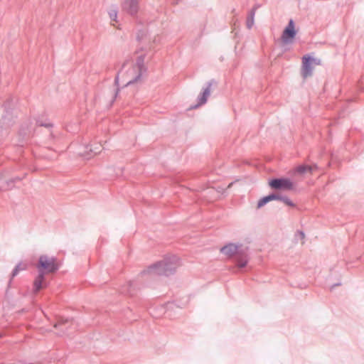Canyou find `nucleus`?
<instances>
[{"instance_id": "1", "label": "nucleus", "mask_w": 364, "mask_h": 364, "mask_svg": "<svg viewBox=\"0 0 364 364\" xmlns=\"http://www.w3.org/2000/svg\"><path fill=\"white\" fill-rule=\"evenodd\" d=\"M36 268L38 275L36 277L33 284V291L38 293L41 289L48 287V283L46 279V274H53L59 269V265L55 257H48L42 255L39 257Z\"/></svg>"}, {"instance_id": "17", "label": "nucleus", "mask_w": 364, "mask_h": 364, "mask_svg": "<svg viewBox=\"0 0 364 364\" xmlns=\"http://www.w3.org/2000/svg\"><path fill=\"white\" fill-rule=\"evenodd\" d=\"M119 71L117 73V75L115 76L114 77V85L118 87L119 86ZM119 87H117V89L115 90V92H114V95L113 96V98L112 100H111V105L114 103V102L115 101L118 94H119Z\"/></svg>"}, {"instance_id": "2", "label": "nucleus", "mask_w": 364, "mask_h": 364, "mask_svg": "<svg viewBox=\"0 0 364 364\" xmlns=\"http://www.w3.org/2000/svg\"><path fill=\"white\" fill-rule=\"evenodd\" d=\"M220 252L228 257L232 258L238 269L246 267L250 259L249 246L242 243L230 242L221 247Z\"/></svg>"}, {"instance_id": "21", "label": "nucleus", "mask_w": 364, "mask_h": 364, "mask_svg": "<svg viewBox=\"0 0 364 364\" xmlns=\"http://www.w3.org/2000/svg\"><path fill=\"white\" fill-rule=\"evenodd\" d=\"M109 18L112 20V21H117V9H112L109 11Z\"/></svg>"}, {"instance_id": "12", "label": "nucleus", "mask_w": 364, "mask_h": 364, "mask_svg": "<svg viewBox=\"0 0 364 364\" xmlns=\"http://www.w3.org/2000/svg\"><path fill=\"white\" fill-rule=\"evenodd\" d=\"M137 284L136 281H129L122 285L119 289V293L129 296H134L136 293Z\"/></svg>"}, {"instance_id": "28", "label": "nucleus", "mask_w": 364, "mask_h": 364, "mask_svg": "<svg viewBox=\"0 0 364 364\" xmlns=\"http://www.w3.org/2000/svg\"><path fill=\"white\" fill-rule=\"evenodd\" d=\"M311 166L313 167V171H314V170H316V169H317V168H318V166H317V165H316V164H314V165H313V166Z\"/></svg>"}, {"instance_id": "3", "label": "nucleus", "mask_w": 364, "mask_h": 364, "mask_svg": "<svg viewBox=\"0 0 364 364\" xmlns=\"http://www.w3.org/2000/svg\"><path fill=\"white\" fill-rule=\"evenodd\" d=\"M179 258L174 255L166 256L162 260L149 266L146 269L141 272V274H153L159 276H170L176 272L179 266Z\"/></svg>"}, {"instance_id": "20", "label": "nucleus", "mask_w": 364, "mask_h": 364, "mask_svg": "<svg viewBox=\"0 0 364 364\" xmlns=\"http://www.w3.org/2000/svg\"><path fill=\"white\" fill-rule=\"evenodd\" d=\"M14 187V183L10 182V179L5 181L3 185L0 186V189L1 191H6L9 189H11Z\"/></svg>"}, {"instance_id": "9", "label": "nucleus", "mask_w": 364, "mask_h": 364, "mask_svg": "<svg viewBox=\"0 0 364 364\" xmlns=\"http://www.w3.org/2000/svg\"><path fill=\"white\" fill-rule=\"evenodd\" d=\"M144 61L145 55H141L137 57L136 60V66L138 69V74L132 80L127 82L126 86L134 84V82L139 81L141 78L142 75L146 72L147 68L144 65Z\"/></svg>"}, {"instance_id": "7", "label": "nucleus", "mask_w": 364, "mask_h": 364, "mask_svg": "<svg viewBox=\"0 0 364 364\" xmlns=\"http://www.w3.org/2000/svg\"><path fill=\"white\" fill-rule=\"evenodd\" d=\"M297 31L295 28V23L293 19H290L287 26L284 28L281 39L284 44H289L293 42L296 37Z\"/></svg>"}, {"instance_id": "32", "label": "nucleus", "mask_w": 364, "mask_h": 364, "mask_svg": "<svg viewBox=\"0 0 364 364\" xmlns=\"http://www.w3.org/2000/svg\"><path fill=\"white\" fill-rule=\"evenodd\" d=\"M125 65H126V62H124V63H123V65H122V68H124Z\"/></svg>"}, {"instance_id": "23", "label": "nucleus", "mask_w": 364, "mask_h": 364, "mask_svg": "<svg viewBox=\"0 0 364 364\" xmlns=\"http://www.w3.org/2000/svg\"><path fill=\"white\" fill-rule=\"evenodd\" d=\"M68 321V319L60 318L55 325L54 327L58 328L60 325L64 324Z\"/></svg>"}, {"instance_id": "15", "label": "nucleus", "mask_w": 364, "mask_h": 364, "mask_svg": "<svg viewBox=\"0 0 364 364\" xmlns=\"http://www.w3.org/2000/svg\"><path fill=\"white\" fill-rule=\"evenodd\" d=\"M255 11L256 7H254L249 11L246 21V26L248 29L252 28V27L253 26Z\"/></svg>"}, {"instance_id": "18", "label": "nucleus", "mask_w": 364, "mask_h": 364, "mask_svg": "<svg viewBox=\"0 0 364 364\" xmlns=\"http://www.w3.org/2000/svg\"><path fill=\"white\" fill-rule=\"evenodd\" d=\"M269 202H270V198L269 197V195L265 196L261 198L258 200L257 208H261L262 207L265 205Z\"/></svg>"}, {"instance_id": "27", "label": "nucleus", "mask_w": 364, "mask_h": 364, "mask_svg": "<svg viewBox=\"0 0 364 364\" xmlns=\"http://www.w3.org/2000/svg\"><path fill=\"white\" fill-rule=\"evenodd\" d=\"M21 179L22 178L20 177H14V178H10V182H13L15 183L16 182L21 181Z\"/></svg>"}, {"instance_id": "31", "label": "nucleus", "mask_w": 364, "mask_h": 364, "mask_svg": "<svg viewBox=\"0 0 364 364\" xmlns=\"http://www.w3.org/2000/svg\"><path fill=\"white\" fill-rule=\"evenodd\" d=\"M344 115L345 114H344V113L343 112L339 113V116L340 117H344Z\"/></svg>"}, {"instance_id": "8", "label": "nucleus", "mask_w": 364, "mask_h": 364, "mask_svg": "<svg viewBox=\"0 0 364 364\" xmlns=\"http://www.w3.org/2000/svg\"><path fill=\"white\" fill-rule=\"evenodd\" d=\"M213 85H217V82L214 79L209 80L206 83L205 87L203 89V91L198 96L197 104L191 106V108L196 109L206 103L208 97L210 95V87Z\"/></svg>"}, {"instance_id": "22", "label": "nucleus", "mask_w": 364, "mask_h": 364, "mask_svg": "<svg viewBox=\"0 0 364 364\" xmlns=\"http://www.w3.org/2000/svg\"><path fill=\"white\" fill-rule=\"evenodd\" d=\"M280 195L281 194L277 193H269V197L270 198V201L274 200H279Z\"/></svg>"}, {"instance_id": "29", "label": "nucleus", "mask_w": 364, "mask_h": 364, "mask_svg": "<svg viewBox=\"0 0 364 364\" xmlns=\"http://www.w3.org/2000/svg\"><path fill=\"white\" fill-rule=\"evenodd\" d=\"M341 284V283H337V284H335L331 286V289L334 288L336 286H340Z\"/></svg>"}, {"instance_id": "11", "label": "nucleus", "mask_w": 364, "mask_h": 364, "mask_svg": "<svg viewBox=\"0 0 364 364\" xmlns=\"http://www.w3.org/2000/svg\"><path fill=\"white\" fill-rule=\"evenodd\" d=\"M32 135V129L28 124H23L18 131V145L23 146Z\"/></svg>"}, {"instance_id": "4", "label": "nucleus", "mask_w": 364, "mask_h": 364, "mask_svg": "<svg viewBox=\"0 0 364 364\" xmlns=\"http://www.w3.org/2000/svg\"><path fill=\"white\" fill-rule=\"evenodd\" d=\"M14 104V97H10L5 101L3 105L4 107V114L0 119V129L2 131L9 129L15 122L11 108V106Z\"/></svg>"}, {"instance_id": "25", "label": "nucleus", "mask_w": 364, "mask_h": 364, "mask_svg": "<svg viewBox=\"0 0 364 364\" xmlns=\"http://www.w3.org/2000/svg\"><path fill=\"white\" fill-rule=\"evenodd\" d=\"M89 151H90V152L93 153L94 154H98V153H100V150L99 147H96V148H95L94 149H92V148H90V149H89Z\"/></svg>"}, {"instance_id": "13", "label": "nucleus", "mask_w": 364, "mask_h": 364, "mask_svg": "<svg viewBox=\"0 0 364 364\" xmlns=\"http://www.w3.org/2000/svg\"><path fill=\"white\" fill-rule=\"evenodd\" d=\"M313 172V167L306 164H301L295 167L293 170L294 174L304 175L306 173H311Z\"/></svg>"}, {"instance_id": "30", "label": "nucleus", "mask_w": 364, "mask_h": 364, "mask_svg": "<svg viewBox=\"0 0 364 364\" xmlns=\"http://www.w3.org/2000/svg\"><path fill=\"white\" fill-rule=\"evenodd\" d=\"M179 1L180 0H173V4H178Z\"/></svg>"}, {"instance_id": "10", "label": "nucleus", "mask_w": 364, "mask_h": 364, "mask_svg": "<svg viewBox=\"0 0 364 364\" xmlns=\"http://www.w3.org/2000/svg\"><path fill=\"white\" fill-rule=\"evenodd\" d=\"M122 11L132 16H136L139 9V0H124Z\"/></svg>"}, {"instance_id": "6", "label": "nucleus", "mask_w": 364, "mask_h": 364, "mask_svg": "<svg viewBox=\"0 0 364 364\" xmlns=\"http://www.w3.org/2000/svg\"><path fill=\"white\" fill-rule=\"evenodd\" d=\"M269 187L274 191H291L294 188V183L289 178H272L269 181Z\"/></svg>"}, {"instance_id": "5", "label": "nucleus", "mask_w": 364, "mask_h": 364, "mask_svg": "<svg viewBox=\"0 0 364 364\" xmlns=\"http://www.w3.org/2000/svg\"><path fill=\"white\" fill-rule=\"evenodd\" d=\"M314 64L319 65L320 60L314 58L310 54L304 55L302 57V65H301V74L303 78L306 79L309 77L312 76L313 70H314Z\"/></svg>"}, {"instance_id": "24", "label": "nucleus", "mask_w": 364, "mask_h": 364, "mask_svg": "<svg viewBox=\"0 0 364 364\" xmlns=\"http://www.w3.org/2000/svg\"><path fill=\"white\" fill-rule=\"evenodd\" d=\"M145 35V33L144 31H139L138 33H137V36H136V39L138 41H141V39L143 38V36Z\"/></svg>"}, {"instance_id": "26", "label": "nucleus", "mask_w": 364, "mask_h": 364, "mask_svg": "<svg viewBox=\"0 0 364 364\" xmlns=\"http://www.w3.org/2000/svg\"><path fill=\"white\" fill-rule=\"evenodd\" d=\"M296 235L299 236L301 239H304L305 237L304 232L301 230H297Z\"/></svg>"}, {"instance_id": "19", "label": "nucleus", "mask_w": 364, "mask_h": 364, "mask_svg": "<svg viewBox=\"0 0 364 364\" xmlns=\"http://www.w3.org/2000/svg\"><path fill=\"white\" fill-rule=\"evenodd\" d=\"M279 200L282 201L285 205L290 207H295V203L291 201L287 196L280 195Z\"/></svg>"}, {"instance_id": "16", "label": "nucleus", "mask_w": 364, "mask_h": 364, "mask_svg": "<svg viewBox=\"0 0 364 364\" xmlns=\"http://www.w3.org/2000/svg\"><path fill=\"white\" fill-rule=\"evenodd\" d=\"M36 124L38 127H44L46 128H52L53 127V124L51 122H50L47 118H46L45 119L38 118L36 119Z\"/></svg>"}, {"instance_id": "14", "label": "nucleus", "mask_w": 364, "mask_h": 364, "mask_svg": "<svg viewBox=\"0 0 364 364\" xmlns=\"http://www.w3.org/2000/svg\"><path fill=\"white\" fill-rule=\"evenodd\" d=\"M26 269V264H23L21 262L18 263L14 267V269H13V271H12V272L11 274V278H10V279L9 281L8 286L10 287V285L11 284V282H12V279L14 277H15L19 273L20 271L24 270Z\"/></svg>"}]
</instances>
